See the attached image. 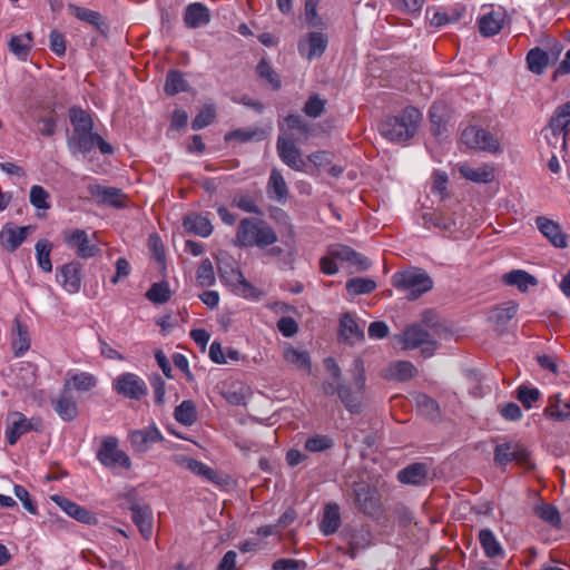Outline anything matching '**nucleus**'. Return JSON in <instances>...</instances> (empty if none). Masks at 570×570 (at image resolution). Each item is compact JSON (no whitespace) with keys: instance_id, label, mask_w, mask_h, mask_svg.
Instances as JSON below:
<instances>
[{"instance_id":"nucleus-1","label":"nucleus","mask_w":570,"mask_h":570,"mask_svg":"<svg viewBox=\"0 0 570 570\" xmlns=\"http://www.w3.org/2000/svg\"><path fill=\"white\" fill-rule=\"evenodd\" d=\"M421 119L417 108L406 107L399 115L385 117L380 124V132L390 141H406L415 135Z\"/></svg>"},{"instance_id":"nucleus-2","label":"nucleus","mask_w":570,"mask_h":570,"mask_svg":"<svg viewBox=\"0 0 570 570\" xmlns=\"http://www.w3.org/2000/svg\"><path fill=\"white\" fill-rule=\"evenodd\" d=\"M274 228L265 220L254 217L243 218L239 222L234 244L243 247L266 248L277 242Z\"/></svg>"},{"instance_id":"nucleus-3","label":"nucleus","mask_w":570,"mask_h":570,"mask_svg":"<svg viewBox=\"0 0 570 570\" xmlns=\"http://www.w3.org/2000/svg\"><path fill=\"white\" fill-rule=\"evenodd\" d=\"M351 382H338L336 394L350 413H360L365 392V368L363 361L355 358L351 367Z\"/></svg>"},{"instance_id":"nucleus-4","label":"nucleus","mask_w":570,"mask_h":570,"mask_svg":"<svg viewBox=\"0 0 570 570\" xmlns=\"http://www.w3.org/2000/svg\"><path fill=\"white\" fill-rule=\"evenodd\" d=\"M391 281L392 285L411 301L419 298L433 287L431 277L423 269L415 267L394 273Z\"/></svg>"},{"instance_id":"nucleus-5","label":"nucleus","mask_w":570,"mask_h":570,"mask_svg":"<svg viewBox=\"0 0 570 570\" xmlns=\"http://www.w3.org/2000/svg\"><path fill=\"white\" fill-rule=\"evenodd\" d=\"M461 140L466 147L479 151L489 154H497L501 151L500 139L487 129L478 126H470L465 128L461 134Z\"/></svg>"},{"instance_id":"nucleus-6","label":"nucleus","mask_w":570,"mask_h":570,"mask_svg":"<svg viewBox=\"0 0 570 570\" xmlns=\"http://www.w3.org/2000/svg\"><path fill=\"white\" fill-rule=\"evenodd\" d=\"M494 462L499 465H507L511 462H515L527 469L533 466L530 451L518 441H509L498 444L494 449Z\"/></svg>"},{"instance_id":"nucleus-7","label":"nucleus","mask_w":570,"mask_h":570,"mask_svg":"<svg viewBox=\"0 0 570 570\" xmlns=\"http://www.w3.org/2000/svg\"><path fill=\"white\" fill-rule=\"evenodd\" d=\"M97 459L104 466L112 471L128 470L131 465L129 456L118 449V440L115 436H106L101 441Z\"/></svg>"},{"instance_id":"nucleus-8","label":"nucleus","mask_w":570,"mask_h":570,"mask_svg":"<svg viewBox=\"0 0 570 570\" xmlns=\"http://www.w3.org/2000/svg\"><path fill=\"white\" fill-rule=\"evenodd\" d=\"M68 147L72 153L89 154L98 147L101 154H112L114 148L99 134L94 130L72 132L68 139Z\"/></svg>"},{"instance_id":"nucleus-9","label":"nucleus","mask_w":570,"mask_h":570,"mask_svg":"<svg viewBox=\"0 0 570 570\" xmlns=\"http://www.w3.org/2000/svg\"><path fill=\"white\" fill-rule=\"evenodd\" d=\"M399 342L403 345L404 350H414L422 347V353L425 357L433 354L435 347L431 335L422 326L413 324L404 330L399 336Z\"/></svg>"},{"instance_id":"nucleus-10","label":"nucleus","mask_w":570,"mask_h":570,"mask_svg":"<svg viewBox=\"0 0 570 570\" xmlns=\"http://www.w3.org/2000/svg\"><path fill=\"white\" fill-rule=\"evenodd\" d=\"M328 46V36L324 30H316L306 33L301 38L297 45L298 52L302 57L312 61L323 56Z\"/></svg>"},{"instance_id":"nucleus-11","label":"nucleus","mask_w":570,"mask_h":570,"mask_svg":"<svg viewBox=\"0 0 570 570\" xmlns=\"http://www.w3.org/2000/svg\"><path fill=\"white\" fill-rule=\"evenodd\" d=\"M42 421L38 417L27 419L22 413L14 412L12 421L6 431V438L10 445H14L18 440L29 431H41Z\"/></svg>"},{"instance_id":"nucleus-12","label":"nucleus","mask_w":570,"mask_h":570,"mask_svg":"<svg viewBox=\"0 0 570 570\" xmlns=\"http://www.w3.org/2000/svg\"><path fill=\"white\" fill-rule=\"evenodd\" d=\"M66 245L73 249L80 258L87 259L99 253V247L91 243L88 234L83 229H72L65 233Z\"/></svg>"},{"instance_id":"nucleus-13","label":"nucleus","mask_w":570,"mask_h":570,"mask_svg":"<svg viewBox=\"0 0 570 570\" xmlns=\"http://www.w3.org/2000/svg\"><path fill=\"white\" fill-rule=\"evenodd\" d=\"M33 230L32 226L19 227L13 223H6L0 232V246L3 250L13 253Z\"/></svg>"},{"instance_id":"nucleus-14","label":"nucleus","mask_w":570,"mask_h":570,"mask_svg":"<svg viewBox=\"0 0 570 570\" xmlns=\"http://www.w3.org/2000/svg\"><path fill=\"white\" fill-rule=\"evenodd\" d=\"M277 153L279 158L289 168L296 171H304L306 161L303 159L301 150L295 146L292 138L279 136L277 140Z\"/></svg>"},{"instance_id":"nucleus-15","label":"nucleus","mask_w":570,"mask_h":570,"mask_svg":"<svg viewBox=\"0 0 570 570\" xmlns=\"http://www.w3.org/2000/svg\"><path fill=\"white\" fill-rule=\"evenodd\" d=\"M57 281L71 294L78 293L81 287V264L70 262L57 269Z\"/></svg>"},{"instance_id":"nucleus-16","label":"nucleus","mask_w":570,"mask_h":570,"mask_svg":"<svg viewBox=\"0 0 570 570\" xmlns=\"http://www.w3.org/2000/svg\"><path fill=\"white\" fill-rule=\"evenodd\" d=\"M505 22V11L502 8H491L478 19L479 31L484 37H491L499 33Z\"/></svg>"},{"instance_id":"nucleus-17","label":"nucleus","mask_w":570,"mask_h":570,"mask_svg":"<svg viewBox=\"0 0 570 570\" xmlns=\"http://www.w3.org/2000/svg\"><path fill=\"white\" fill-rule=\"evenodd\" d=\"M537 228L540 233L558 248H566L568 246L567 236L562 233L561 226L547 217L539 216L535 219Z\"/></svg>"},{"instance_id":"nucleus-18","label":"nucleus","mask_w":570,"mask_h":570,"mask_svg":"<svg viewBox=\"0 0 570 570\" xmlns=\"http://www.w3.org/2000/svg\"><path fill=\"white\" fill-rule=\"evenodd\" d=\"M570 125V101L559 106L551 120L550 129L556 139L561 138L562 148L567 147V128Z\"/></svg>"},{"instance_id":"nucleus-19","label":"nucleus","mask_w":570,"mask_h":570,"mask_svg":"<svg viewBox=\"0 0 570 570\" xmlns=\"http://www.w3.org/2000/svg\"><path fill=\"white\" fill-rule=\"evenodd\" d=\"M355 503L366 514H374L380 509V500L375 490L365 484H357L354 489Z\"/></svg>"},{"instance_id":"nucleus-20","label":"nucleus","mask_w":570,"mask_h":570,"mask_svg":"<svg viewBox=\"0 0 570 570\" xmlns=\"http://www.w3.org/2000/svg\"><path fill=\"white\" fill-rule=\"evenodd\" d=\"M456 169L463 178L473 183L488 184L494 179V168L489 164L473 168L465 163H460Z\"/></svg>"},{"instance_id":"nucleus-21","label":"nucleus","mask_w":570,"mask_h":570,"mask_svg":"<svg viewBox=\"0 0 570 570\" xmlns=\"http://www.w3.org/2000/svg\"><path fill=\"white\" fill-rule=\"evenodd\" d=\"M51 500L69 517L75 520L90 524L95 520V515L86 508L70 501L61 495H53Z\"/></svg>"},{"instance_id":"nucleus-22","label":"nucleus","mask_w":570,"mask_h":570,"mask_svg":"<svg viewBox=\"0 0 570 570\" xmlns=\"http://www.w3.org/2000/svg\"><path fill=\"white\" fill-rule=\"evenodd\" d=\"M115 390L118 394L134 400H139L142 394L140 380L132 373H125L118 376L115 382Z\"/></svg>"},{"instance_id":"nucleus-23","label":"nucleus","mask_w":570,"mask_h":570,"mask_svg":"<svg viewBox=\"0 0 570 570\" xmlns=\"http://www.w3.org/2000/svg\"><path fill=\"white\" fill-rule=\"evenodd\" d=\"M266 189L271 199L281 204L286 203L288 198V187L278 169H272Z\"/></svg>"},{"instance_id":"nucleus-24","label":"nucleus","mask_w":570,"mask_h":570,"mask_svg":"<svg viewBox=\"0 0 570 570\" xmlns=\"http://www.w3.org/2000/svg\"><path fill=\"white\" fill-rule=\"evenodd\" d=\"M417 375L416 367L409 361H396L385 368L384 377L391 381H409Z\"/></svg>"},{"instance_id":"nucleus-25","label":"nucleus","mask_w":570,"mask_h":570,"mask_svg":"<svg viewBox=\"0 0 570 570\" xmlns=\"http://www.w3.org/2000/svg\"><path fill=\"white\" fill-rule=\"evenodd\" d=\"M328 253L336 261L347 262L351 265L358 266L361 269H366L368 267L367 258L348 246L335 245L328 249Z\"/></svg>"},{"instance_id":"nucleus-26","label":"nucleus","mask_w":570,"mask_h":570,"mask_svg":"<svg viewBox=\"0 0 570 570\" xmlns=\"http://www.w3.org/2000/svg\"><path fill=\"white\" fill-rule=\"evenodd\" d=\"M184 20L189 28H199L210 20L209 10L200 2H194L186 8Z\"/></svg>"},{"instance_id":"nucleus-27","label":"nucleus","mask_w":570,"mask_h":570,"mask_svg":"<svg viewBox=\"0 0 570 570\" xmlns=\"http://www.w3.org/2000/svg\"><path fill=\"white\" fill-rule=\"evenodd\" d=\"M183 226L186 232L202 237H208L213 232L210 220L199 214H189L184 217Z\"/></svg>"},{"instance_id":"nucleus-28","label":"nucleus","mask_w":570,"mask_h":570,"mask_svg":"<svg viewBox=\"0 0 570 570\" xmlns=\"http://www.w3.org/2000/svg\"><path fill=\"white\" fill-rule=\"evenodd\" d=\"M69 379L63 384V391L76 390L78 392H88L97 385V379L87 372L68 374Z\"/></svg>"},{"instance_id":"nucleus-29","label":"nucleus","mask_w":570,"mask_h":570,"mask_svg":"<svg viewBox=\"0 0 570 570\" xmlns=\"http://www.w3.org/2000/svg\"><path fill=\"white\" fill-rule=\"evenodd\" d=\"M173 296V289L166 279L154 282L147 292H145V298L155 305H164L170 301Z\"/></svg>"},{"instance_id":"nucleus-30","label":"nucleus","mask_w":570,"mask_h":570,"mask_svg":"<svg viewBox=\"0 0 570 570\" xmlns=\"http://www.w3.org/2000/svg\"><path fill=\"white\" fill-rule=\"evenodd\" d=\"M341 525L340 508L336 503H328L324 509V514L320 523L323 534L331 535L337 531Z\"/></svg>"},{"instance_id":"nucleus-31","label":"nucleus","mask_w":570,"mask_h":570,"mask_svg":"<svg viewBox=\"0 0 570 570\" xmlns=\"http://www.w3.org/2000/svg\"><path fill=\"white\" fill-rule=\"evenodd\" d=\"M502 281L509 286H517L521 292H527L530 286L538 284L537 278L523 269H513L505 273Z\"/></svg>"},{"instance_id":"nucleus-32","label":"nucleus","mask_w":570,"mask_h":570,"mask_svg":"<svg viewBox=\"0 0 570 570\" xmlns=\"http://www.w3.org/2000/svg\"><path fill=\"white\" fill-rule=\"evenodd\" d=\"M340 335L351 342L362 340L364 336L363 327L348 313L344 314L340 321Z\"/></svg>"},{"instance_id":"nucleus-33","label":"nucleus","mask_w":570,"mask_h":570,"mask_svg":"<svg viewBox=\"0 0 570 570\" xmlns=\"http://www.w3.org/2000/svg\"><path fill=\"white\" fill-rule=\"evenodd\" d=\"M479 541L484 551V554L488 558H497L504 556V551L501 543L490 529H482L479 532Z\"/></svg>"},{"instance_id":"nucleus-34","label":"nucleus","mask_w":570,"mask_h":570,"mask_svg":"<svg viewBox=\"0 0 570 570\" xmlns=\"http://www.w3.org/2000/svg\"><path fill=\"white\" fill-rule=\"evenodd\" d=\"M426 478V465L423 463H412L397 473V479L404 484H421Z\"/></svg>"},{"instance_id":"nucleus-35","label":"nucleus","mask_w":570,"mask_h":570,"mask_svg":"<svg viewBox=\"0 0 570 570\" xmlns=\"http://www.w3.org/2000/svg\"><path fill=\"white\" fill-rule=\"evenodd\" d=\"M69 120L73 127L72 132L94 130V120L85 109L73 106L68 111Z\"/></svg>"},{"instance_id":"nucleus-36","label":"nucleus","mask_w":570,"mask_h":570,"mask_svg":"<svg viewBox=\"0 0 570 570\" xmlns=\"http://www.w3.org/2000/svg\"><path fill=\"white\" fill-rule=\"evenodd\" d=\"M69 9L75 17L95 26L101 33H105L108 30V24L104 21L99 12L73 4H70Z\"/></svg>"},{"instance_id":"nucleus-37","label":"nucleus","mask_w":570,"mask_h":570,"mask_svg":"<svg viewBox=\"0 0 570 570\" xmlns=\"http://www.w3.org/2000/svg\"><path fill=\"white\" fill-rule=\"evenodd\" d=\"M12 347L16 356L24 354L30 347L28 328L18 318L14 320L12 333Z\"/></svg>"},{"instance_id":"nucleus-38","label":"nucleus","mask_w":570,"mask_h":570,"mask_svg":"<svg viewBox=\"0 0 570 570\" xmlns=\"http://www.w3.org/2000/svg\"><path fill=\"white\" fill-rule=\"evenodd\" d=\"M52 405L60 419L66 422L73 421L78 415L77 403L71 396L63 394L56 401H52Z\"/></svg>"},{"instance_id":"nucleus-39","label":"nucleus","mask_w":570,"mask_h":570,"mask_svg":"<svg viewBox=\"0 0 570 570\" xmlns=\"http://www.w3.org/2000/svg\"><path fill=\"white\" fill-rule=\"evenodd\" d=\"M546 415L556 420L570 419V404L563 401L560 394H554L549 397L548 406L544 410Z\"/></svg>"},{"instance_id":"nucleus-40","label":"nucleus","mask_w":570,"mask_h":570,"mask_svg":"<svg viewBox=\"0 0 570 570\" xmlns=\"http://www.w3.org/2000/svg\"><path fill=\"white\" fill-rule=\"evenodd\" d=\"M432 130L435 135H441L445 130L448 120V109L443 102H434L429 111Z\"/></svg>"},{"instance_id":"nucleus-41","label":"nucleus","mask_w":570,"mask_h":570,"mask_svg":"<svg viewBox=\"0 0 570 570\" xmlns=\"http://www.w3.org/2000/svg\"><path fill=\"white\" fill-rule=\"evenodd\" d=\"M518 305L514 302H507L497 306L491 312V320L500 327L505 326L517 314Z\"/></svg>"},{"instance_id":"nucleus-42","label":"nucleus","mask_w":570,"mask_h":570,"mask_svg":"<svg viewBox=\"0 0 570 570\" xmlns=\"http://www.w3.org/2000/svg\"><path fill=\"white\" fill-rule=\"evenodd\" d=\"M320 0H306L304 7L305 20L308 27L318 30H326L328 23L317 13Z\"/></svg>"},{"instance_id":"nucleus-43","label":"nucleus","mask_w":570,"mask_h":570,"mask_svg":"<svg viewBox=\"0 0 570 570\" xmlns=\"http://www.w3.org/2000/svg\"><path fill=\"white\" fill-rule=\"evenodd\" d=\"M36 258L38 266L46 273L52 271V263L50 259V253L52 250V244L48 239H39L35 246Z\"/></svg>"},{"instance_id":"nucleus-44","label":"nucleus","mask_w":570,"mask_h":570,"mask_svg":"<svg viewBox=\"0 0 570 570\" xmlns=\"http://www.w3.org/2000/svg\"><path fill=\"white\" fill-rule=\"evenodd\" d=\"M174 416L179 423L186 426L193 425L197 420V411L195 403L190 400L183 401L175 409Z\"/></svg>"},{"instance_id":"nucleus-45","label":"nucleus","mask_w":570,"mask_h":570,"mask_svg":"<svg viewBox=\"0 0 570 570\" xmlns=\"http://www.w3.org/2000/svg\"><path fill=\"white\" fill-rule=\"evenodd\" d=\"M549 56L540 48L531 49L527 55L528 68L537 75H541L547 68Z\"/></svg>"},{"instance_id":"nucleus-46","label":"nucleus","mask_w":570,"mask_h":570,"mask_svg":"<svg viewBox=\"0 0 570 570\" xmlns=\"http://www.w3.org/2000/svg\"><path fill=\"white\" fill-rule=\"evenodd\" d=\"M148 248L158 264L160 273L165 276L166 255L164 244L157 234H151L148 238Z\"/></svg>"},{"instance_id":"nucleus-47","label":"nucleus","mask_w":570,"mask_h":570,"mask_svg":"<svg viewBox=\"0 0 570 570\" xmlns=\"http://www.w3.org/2000/svg\"><path fill=\"white\" fill-rule=\"evenodd\" d=\"M256 73L261 79H264L272 89L277 90L281 88V79L278 75L265 59H262L258 62Z\"/></svg>"},{"instance_id":"nucleus-48","label":"nucleus","mask_w":570,"mask_h":570,"mask_svg":"<svg viewBox=\"0 0 570 570\" xmlns=\"http://www.w3.org/2000/svg\"><path fill=\"white\" fill-rule=\"evenodd\" d=\"M541 393L537 387H529L522 384L515 390V397L528 410L534 406V403L538 402Z\"/></svg>"},{"instance_id":"nucleus-49","label":"nucleus","mask_w":570,"mask_h":570,"mask_svg":"<svg viewBox=\"0 0 570 570\" xmlns=\"http://www.w3.org/2000/svg\"><path fill=\"white\" fill-rule=\"evenodd\" d=\"M284 358L297 368L309 370V356L305 351L287 347L284 352Z\"/></svg>"},{"instance_id":"nucleus-50","label":"nucleus","mask_w":570,"mask_h":570,"mask_svg":"<svg viewBox=\"0 0 570 570\" xmlns=\"http://www.w3.org/2000/svg\"><path fill=\"white\" fill-rule=\"evenodd\" d=\"M376 284L370 278L355 277L346 283V289L352 295L368 294L375 288Z\"/></svg>"},{"instance_id":"nucleus-51","label":"nucleus","mask_w":570,"mask_h":570,"mask_svg":"<svg viewBox=\"0 0 570 570\" xmlns=\"http://www.w3.org/2000/svg\"><path fill=\"white\" fill-rule=\"evenodd\" d=\"M30 204L37 209L50 208V194L40 185H33L29 195Z\"/></svg>"},{"instance_id":"nucleus-52","label":"nucleus","mask_w":570,"mask_h":570,"mask_svg":"<svg viewBox=\"0 0 570 570\" xmlns=\"http://www.w3.org/2000/svg\"><path fill=\"white\" fill-rule=\"evenodd\" d=\"M38 131L45 137H51L56 132L57 127V115L53 109L46 116H41L37 119Z\"/></svg>"},{"instance_id":"nucleus-53","label":"nucleus","mask_w":570,"mask_h":570,"mask_svg":"<svg viewBox=\"0 0 570 570\" xmlns=\"http://www.w3.org/2000/svg\"><path fill=\"white\" fill-rule=\"evenodd\" d=\"M535 513L540 519L553 527H558L560 524V513L558 509L552 504L544 503L537 505Z\"/></svg>"},{"instance_id":"nucleus-54","label":"nucleus","mask_w":570,"mask_h":570,"mask_svg":"<svg viewBox=\"0 0 570 570\" xmlns=\"http://www.w3.org/2000/svg\"><path fill=\"white\" fill-rule=\"evenodd\" d=\"M187 82L179 71H170L167 75L165 90L168 95H176L180 91H185Z\"/></svg>"},{"instance_id":"nucleus-55","label":"nucleus","mask_w":570,"mask_h":570,"mask_svg":"<svg viewBox=\"0 0 570 570\" xmlns=\"http://www.w3.org/2000/svg\"><path fill=\"white\" fill-rule=\"evenodd\" d=\"M215 118V108L213 106H205L193 120L191 127L194 130H199L213 122Z\"/></svg>"},{"instance_id":"nucleus-56","label":"nucleus","mask_w":570,"mask_h":570,"mask_svg":"<svg viewBox=\"0 0 570 570\" xmlns=\"http://www.w3.org/2000/svg\"><path fill=\"white\" fill-rule=\"evenodd\" d=\"M416 404L422 413L429 417L434 419L439 415V405L432 397L425 394H420L416 397Z\"/></svg>"},{"instance_id":"nucleus-57","label":"nucleus","mask_w":570,"mask_h":570,"mask_svg":"<svg viewBox=\"0 0 570 570\" xmlns=\"http://www.w3.org/2000/svg\"><path fill=\"white\" fill-rule=\"evenodd\" d=\"M232 204L246 213L261 214V209L255 199L248 195L234 196Z\"/></svg>"},{"instance_id":"nucleus-58","label":"nucleus","mask_w":570,"mask_h":570,"mask_svg":"<svg viewBox=\"0 0 570 570\" xmlns=\"http://www.w3.org/2000/svg\"><path fill=\"white\" fill-rule=\"evenodd\" d=\"M96 195L100 197L101 202L112 205L121 206L120 197L121 193L117 188L97 187Z\"/></svg>"},{"instance_id":"nucleus-59","label":"nucleus","mask_w":570,"mask_h":570,"mask_svg":"<svg viewBox=\"0 0 570 570\" xmlns=\"http://www.w3.org/2000/svg\"><path fill=\"white\" fill-rule=\"evenodd\" d=\"M331 446L332 440L325 435H314L305 442V449L309 452H322Z\"/></svg>"},{"instance_id":"nucleus-60","label":"nucleus","mask_w":570,"mask_h":570,"mask_svg":"<svg viewBox=\"0 0 570 570\" xmlns=\"http://www.w3.org/2000/svg\"><path fill=\"white\" fill-rule=\"evenodd\" d=\"M285 124L289 130L297 131L299 136H307L309 132L308 124L297 115H289L285 118Z\"/></svg>"},{"instance_id":"nucleus-61","label":"nucleus","mask_w":570,"mask_h":570,"mask_svg":"<svg viewBox=\"0 0 570 570\" xmlns=\"http://www.w3.org/2000/svg\"><path fill=\"white\" fill-rule=\"evenodd\" d=\"M197 279L202 285L213 284L215 276L213 265L209 259H204L197 269Z\"/></svg>"},{"instance_id":"nucleus-62","label":"nucleus","mask_w":570,"mask_h":570,"mask_svg":"<svg viewBox=\"0 0 570 570\" xmlns=\"http://www.w3.org/2000/svg\"><path fill=\"white\" fill-rule=\"evenodd\" d=\"M187 468L195 474L202 475L207 480H213L215 476V472L208 465L195 459L187 460Z\"/></svg>"},{"instance_id":"nucleus-63","label":"nucleus","mask_w":570,"mask_h":570,"mask_svg":"<svg viewBox=\"0 0 570 570\" xmlns=\"http://www.w3.org/2000/svg\"><path fill=\"white\" fill-rule=\"evenodd\" d=\"M324 105L325 101L322 100L318 96H312L305 104L304 112L312 118H316L323 112Z\"/></svg>"},{"instance_id":"nucleus-64","label":"nucleus","mask_w":570,"mask_h":570,"mask_svg":"<svg viewBox=\"0 0 570 570\" xmlns=\"http://www.w3.org/2000/svg\"><path fill=\"white\" fill-rule=\"evenodd\" d=\"M14 494L21 501L23 508L31 514H37V505L30 499L29 492L22 485H14Z\"/></svg>"}]
</instances>
